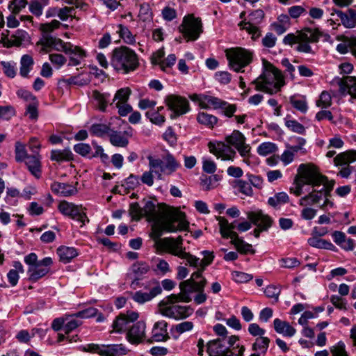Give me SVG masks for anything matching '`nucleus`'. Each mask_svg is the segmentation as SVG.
I'll return each instance as SVG.
<instances>
[{"instance_id":"32","label":"nucleus","mask_w":356,"mask_h":356,"mask_svg":"<svg viewBox=\"0 0 356 356\" xmlns=\"http://www.w3.org/2000/svg\"><path fill=\"white\" fill-rule=\"evenodd\" d=\"M273 326L276 332L284 337H291L296 334V329L288 322L275 318L273 321Z\"/></svg>"},{"instance_id":"28","label":"nucleus","mask_w":356,"mask_h":356,"mask_svg":"<svg viewBox=\"0 0 356 356\" xmlns=\"http://www.w3.org/2000/svg\"><path fill=\"white\" fill-rule=\"evenodd\" d=\"M180 167V163L176 160L172 154L168 153L163 158L161 171L165 175H170L174 173Z\"/></svg>"},{"instance_id":"47","label":"nucleus","mask_w":356,"mask_h":356,"mask_svg":"<svg viewBox=\"0 0 356 356\" xmlns=\"http://www.w3.org/2000/svg\"><path fill=\"white\" fill-rule=\"evenodd\" d=\"M149 270V264L144 261L136 262L131 267V272L137 277L147 274Z\"/></svg>"},{"instance_id":"57","label":"nucleus","mask_w":356,"mask_h":356,"mask_svg":"<svg viewBox=\"0 0 356 356\" xmlns=\"http://www.w3.org/2000/svg\"><path fill=\"white\" fill-rule=\"evenodd\" d=\"M145 115L152 123L158 126H162L165 122V117L159 111H147Z\"/></svg>"},{"instance_id":"50","label":"nucleus","mask_w":356,"mask_h":356,"mask_svg":"<svg viewBox=\"0 0 356 356\" xmlns=\"http://www.w3.org/2000/svg\"><path fill=\"white\" fill-rule=\"evenodd\" d=\"M285 126L291 131L299 134H305V127L295 120H292L289 116H286L284 118Z\"/></svg>"},{"instance_id":"23","label":"nucleus","mask_w":356,"mask_h":356,"mask_svg":"<svg viewBox=\"0 0 356 356\" xmlns=\"http://www.w3.org/2000/svg\"><path fill=\"white\" fill-rule=\"evenodd\" d=\"M339 92L343 95H349L351 102L356 100V77L347 76L339 83Z\"/></svg>"},{"instance_id":"59","label":"nucleus","mask_w":356,"mask_h":356,"mask_svg":"<svg viewBox=\"0 0 356 356\" xmlns=\"http://www.w3.org/2000/svg\"><path fill=\"white\" fill-rule=\"evenodd\" d=\"M110 131V128L108 125L103 124H96L91 126L90 131L91 134L97 136H104L108 134Z\"/></svg>"},{"instance_id":"10","label":"nucleus","mask_w":356,"mask_h":356,"mask_svg":"<svg viewBox=\"0 0 356 356\" xmlns=\"http://www.w3.org/2000/svg\"><path fill=\"white\" fill-rule=\"evenodd\" d=\"M179 30L187 42L195 41L203 31L202 21L193 15H188L183 18Z\"/></svg>"},{"instance_id":"51","label":"nucleus","mask_w":356,"mask_h":356,"mask_svg":"<svg viewBox=\"0 0 356 356\" xmlns=\"http://www.w3.org/2000/svg\"><path fill=\"white\" fill-rule=\"evenodd\" d=\"M61 23L59 21L54 19L49 23L40 24L39 30L42 33V36L50 35L51 33L54 30L59 29Z\"/></svg>"},{"instance_id":"13","label":"nucleus","mask_w":356,"mask_h":356,"mask_svg":"<svg viewBox=\"0 0 356 356\" xmlns=\"http://www.w3.org/2000/svg\"><path fill=\"white\" fill-rule=\"evenodd\" d=\"M209 152L217 159L224 161H234L236 157V151L226 142L213 141L208 143Z\"/></svg>"},{"instance_id":"64","label":"nucleus","mask_w":356,"mask_h":356,"mask_svg":"<svg viewBox=\"0 0 356 356\" xmlns=\"http://www.w3.org/2000/svg\"><path fill=\"white\" fill-rule=\"evenodd\" d=\"M332 356H348L345 343L340 341L331 348Z\"/></svg>"},{"instance_id":"11","label":"nucleus","mask_w":356,"mask_h":356,"mask_svg":"<svg viewBox=\"0 0 356 356\" xmlns=\"http://www.w3.org/2000/svg\"><path fill=\"white\" fill-rule=\"evenodd\" d=\"M164 103L171 112L170 118L172 120L186 114L191 110L188 100L179 95L169 94L166 95L164 98Z\"/></svg>"},{"instance_id":"2","label":"nucleus","mask_w":356,"mask_h":356,"mask_svg":"<svg viewBox=\"0 0 356 356\" xmlns=\"http://www.w3.org/2000/svg\"><path fill=\"white\" fill-rule=\"evenodd\" d=\"M189 227L186 214L179 211L174 210L168 214V217L163 221L152 226L150 236L154 241V245L157 250L163 251L186 261V264L193 268L200 266L201 259L190 252L186 251L183 245V238L179 236L176 238H160L163 231L167 232H177L186 231Z\"/></svg>"},{"instance_id":"4","label":"nucleus","mask_w":356,"mask_h":356,"mask_svg":"<svg viewBox=\"0 0 356 356\" xmlns=\"http://www.w3.org/2000/svg\"><path fill=\"white\" fill-rule=\"evenodd\" d=\"M257 90L268 94L279 92L284 85L282 72L267 60L262 59V73L253 82Z\"/></svg>"},{"instance_id":"25","label":"nucleus","mask_w":356,"mask_h":356,"mask_svg":"<svg viewBox=\"0 0 356 356\" xmlns=\"http://www.w3.org/2000/svg\"><path fill=\"white\" fill-rule=\"evenodd\" d=\"M216 218L218 222L220 233L222 237L230 238L232 241L234 238V234H238L233 231L235 227L234 223H229L225 218L222 216H216Z\"/></svg>"},{"instance_id":"61","label":"nucleus","mask_w":356,"mask_h":356,"mask_svg":"<svg viewBox=\"0 0 356 356\" xmlns=\"http://www.w3.org/2000/svg\"><path fill=\"white\" fill-rule=\"evenodd\" d=\"M280 266L285 268H294L300 265V262L295 257L282 258L279 260Z\"/></svg>"},{"instance_id":"14","label":"nucleus","mask_w":356,"mask_h":356,"mask_svg":"<svg viewBox=\"0 0 356 356\" xmlns=\"http://www.w3.org/2000/svg\"><path fill=\"white\" fill-rule=\"evenodd\" d=\"M233 349L226 346L225 338H219L209 341L207 343V351L209 356H236Z\"/></svg>"},{"instance_id":"63","label":"nucleus","mask_w":356,"mask_h":356,"mask_svg":"<svg viewBox=\"0 0 356 356\" xmlns=\"http://www.w3.org/2000/svg\"><path fill=\"white\" fill-rule=\"evenodd\" d=\"M28 2L26 0H13L9 4V9L14 15L18 14L20 10L25 8Z\"/></svg>"},{"instance_id":"29","label":"nucleus","mask_w":356,"mask_h":356,"mask_svg":"<svg viewBox=\"0 0 356 356\" xmlns=\"http://www.w3.org/2000/svg\"><path fill=\"white\" fill-rule=\"evenodd\" d=\"M67 54H69V65L76 66L81 63L86 56V52L85 50L81 49L79 46L72 45L69 49V51H67Z\"/></svg>"},{"instance_id":"15","label":"nucleus","mask_w":356,"mask_h":356,"mask_svg":"<svg viewBox=\"0 0 356 356\" xmlns=\"http://www.w3.org/2000/svg\"><path fill=\"white\" fill-rule=\"evenodd\" d=\"M138 317V313L134 311L121 313L113 322V332L122 333L126 332L129 323L136 321Z\"/></svg>"},{"instance_id":"35","label":"nucleus","mask_w":356,"mask_h":356,"mask_svg":"<svg viewBox=\"0 0 356 356\" xmlns=\"http://www.w3.org/2000/svg\"><path fill=\"white\" fill-rule=\"evenodd\" d=\"M57 254L61 262L66 264L70 262L72 259L78 254L76 250L74 248L61 246L58 248Z\"/></svg>"},{"instance_id":"54","label":"nucleus","mask_w":356,"mask_h":356,"mask_svg":"<svg viewBox=\"0 0 356 356\" xmlns=\"http://www.w3.org/2000/svg\"><path fill=\"white\" fill-rule=\"evenodd\" d=\"M51 159L56 161H70L72 159V154L69 149L53 150Z\"/></svg>"},{"instance_id":"5","label":"nucleus","mask_w":356,"mask_h":356,"mask_svg":"<svg viewBox=\"0 0 356 356\" xmlns=\"http://www.w3.org/2000/svg\"><path fill=\"white\" fill-rule=\"evenodd\" d=\"M190 300L188 296L182 292L179 295L169 296L159 304V312L165 317L175 320L186 318L193 313V309L189 306L181 305L179 302H188Z\"/></svg>"},{"instance_id":"46","label":"nucleus","mask_w":356,"mask_h":356,"mask_svg":"<svg viewBox=\"0 0 356 356\" xmlns=\"http://www.w3.org/2000/svg\"><path fill=\"white\" fill-rule=\"evenodd\" d=\"M117 33L120 37L127 44H134L136 41L134 35L129 29L123 24L120 23L118 25Z\"/></svg>"},{"instance_id":"33","label":"nucleus","mask_w":356,"mask_h":356,"mask_svg":"<svg viewBox=\"0 0 356 356\" xmlns=\"http://www.w3.org/2000/svg\"><path fill=\"white\" fill-rule=\"evenodd\" d=\"M51 188L54 193L63 196H70L77 193V189L74 186L65 183L54 182Z\"/></svg>"},{"instance_id":"45","label":"nucleus","mask_w":356,"mask_h":356,"mask_svg":"<svg viewBox=\"0 0 356 356\" xmlns=\"http://www.w3.org/2000/svg\"><path fill=\"white\" fill-rule=\"evenodd\" d=\"M49 3V0H31L29 3V10L37 17L42 15L43 8Z\"/></svg>"},{"instance_id":"12","label":"nucleus","mask_w":356,"mask_h":356,"mask_svg":"<svg viewBox=\"0 0 356 356\" xmlns=\"http://www.w3.org/2000/svg\"><path fill=\"white\" fill-rule=\"evenodd\" d=\"M225 142L230 147H234L245 161L250 156L251 147L246 143L245 137L239 131H234L230 135L227 136Z\"/></svg>"},{"instance_id":"24","label":"nucleus","mask_w":356,"mask_h":356,"mask_svg":"<svg viewBox=\"0 0 356 356\" xmlns=\"http://www.w3.org/2000/svg\"><path fill=\"white\" fill-rule=\"evenodd\" d=\"M167 327L168 323L163 320L156 322L152 330V340L156 342L167 341L169 339Z\"/></svg>"},{"instance_id":"43","label":"nucleus","mask_w":356,"mask_h":356,"mask_svg":"<svg viewBox=\"0 0 356 356\" xmlns=\"http://www.w3.org/2000/svg\"><path fill=\"white\" fill-rule=\"evenodd\" d=\"M54 37L51 35L42 36L36 45L40 47V52L46 54L53 49Z\"/></svg>"},{"instance_id":"55","label":"nucleus","mask_w":356,"mask_h":356,"mask_svg":"<svg viewBox=\"0 0 356 356\" xmlns=\"http://www.w3.org/2000/svg\"><path fill=\"white\" fill-rule=\"evenodd\" d=\"M33 64V60L32 57L29 55H24L21 58L20 74L22 76H26Z\"/></svg>"},{"instance_id":"37","label":"nucleus","mask_w":356,"mask_h":356,"mask_svg":"<svg viewBox=\"0 0 356 356\" xmlns=\"http://www.w3.org/2000/svg\"><path fill=\"white\" fill-rule=\"evenodd\" d=\"M223 105H225L224 101L220 99L211 95H204L202 100L201 108L205 109H218Z\"/></svg>"},{"instance_id":"6","label":"nucleus","mask_w":356,"mask_h":356,"mask_svg":"<svg viewBox=\"0 0 356 356\" xmlns=\"http://www.w3.org/2000/svg\"><path fill=\"white\" fill-rule=\"evenodd\" d=\"M320 35L318 31L304 29L296 33H289L283 39L284 44L293 46L297 44L296 50L305 54H314L310 43L318 41Z\"/></svg>"},{"instance_id":"9","label":"nucleus","mask_w":356,"mask_h":356,"mask_svg":"<svg viewBox=\"0 0 356 356\" xmlns=\"http://www.w3.org/2000/svg\"><path fill=\"white\" fill-rule=\"evenodd\" d=\"M242 19L238 24L241 30H245L253 40H257L261 34L259 25L261 23L264 13L261 10H255L245 17V12L241 13L239 15Z\"/></svg>"},{"instance_id":"20","label":"nucleus","mask_w":356,"mask_h":356,"mask_svg":"<svg viewBox=\"0 0 356 356\" xmlns=\"http://www.w3.org/2000/svg\"><path fill=\"white\" fill-rule=\"evenodd\" d=\"M247 217L252 223L257 225L261 230H266L272 225L273 220L271 218L261 210L249 211L247 213Z\"/></svg>"},{"instance_id":"1","label":"nucleus","mask_w":356,"mask_h":356,"mask_svg":"<svg viewBox=\"0 0 356 356\" xmlns=\"http://www.w3.org/2000/svg\"><path fill=\"white\" fill-rule=\"evenodd\" d=\"M306 186H309L311 191L299 200L298 204L300 206L318 204L323 201L321 205V209H327L334 207V203L329 199L334 182L328 180L327 177L321 173L318 168L311 163H302L298 166L290 193L299 197L306 191Z\"/></svg>"},{"instance_id":"39","label":"nucleus","mask_w":356,"mask_h":356,"mask_svg":"<svg viewBox=\"0 0 356 356\" xmlns=\"http://www.w3.org/2000/svg\"><path fill=\"white\" fill-rule=\"evenodd\" d=\"M308 244L314 248L325 250H334L335 246L329 241L312 236L307 240Z\"/></svg>"},{"instance_id":"49","label":"nucleus","mask_w":356,"mask_h":356,"mask_svg":"<svg viewBox=\"0 0 356 356\" xmlns=\"http://www.w3.org/2000/svg\"><path fill=\"white\" fill-rule=\"evenodd\" d=\"M289 200V195L285 192H280L269 197L268 203L273 207H277L288 202Z\"/></svg>"},{"instance_id":"27","label":"nucleus","mask_w":356,"mask_h":356,"mask_svg":"<svg viewBox=\"0 0 356 356\" xmlns=\"http://www.w3.org/2000/svg\"><path fill=\"white\" fill-rule=\"evenodd\" d=\"M26 33L22 30H18L15 34L11 35L10 38L4 33H2L1 42L7 47L12 46H19L26 38Z\"/></svg>"},{"instance_id":"26","label":"nucleus","mask_w":356,"mask_h":356,"mask_svg":"<svg viewBox=\"0 0 356 356\" xmlns=\"http://www.w3.org/2000/svg\"><path fill=\"white\" fill-rule=\"evenodd\" d=\"M338 17L340 19L341 24L348 29L353 28L356 26V10L348 9L346 12L341 10H335Z\"/></svg>"},{"instance_id":"38","label":"nucleus","mask_w":356,"mask_h":356,"mask_svg":"<svg viewBox=\"0 0 356 356\" xmlns=\"http://www.w3.org/2000/svg\"><path fill=\"white\" fill-rule=\"evenodd\" d=\"M269 338L264 336L257 337L252 345V349L257 352L256 353L265 355L269 347Z\"/></svg>"},{"instance_id":"8","label":"nucleus","mask_w":356,"mask_h":356,"mask_svg":"<svg viewBox=\"0 0 356 356\" xmlns=\"http://www.w3.org/2000/svg\"><path fill=\"white\" fill-rule=\"evenodd\" d=\"M225 54L230 68L236 72H242L243 69L252 63L254 51L243 47H234L226 49Z\"/></svg>"},{"instance_id":"53","label":"nucleus","mask_w":356,"mask_h":356,"mask_svg":"<svg viewBox=\"0 0 356 356\" xmlns=\"http://www.w3.org/2000/svg\"><path fill=\"white\" fill-rule=\"evenodd\" d=\"M332 94L327 90H324L319 95V98L318 100H316V104L318 107L327 108L332 105Z\"/></svg>"},{"instance_id":"60","label":"nucleus","mask_w":356,"mask_h":356,"mask_svg":"<svg viewBox=\"0 0 356 356\" xmlns=\"http://www.w3.org/2000/svg\"><path fill=\"white\" fill-rule=\"evenodd\" d=\"M330 302L337 308L340 310H347V302L341 296L338 295H332L330 296Z\"/></svg>"},{"instance_id":"16","label":"nucleus","mask_w":356,"mask_h":356,"mask_svg":"<svg viewBox=\"0 0 356 356\" xmlns=\"http://www.w3.org/2000/svg\"><path fill=\"white\" fill-rule=\"evenodd\" d=\"M59 211L65 216L76 219L81 222L88 221L87 216L82 211L81 207L75 205L73 203L67 201H61L58 205Z\"/></svg>"},{"instance_id":"41","label":"nucleus","mask_w":356,"mask_h":356,"mask_svg":"<svg viewBox=\"0 0 356 356\" xmlns=\"http://www.w3.org/2000/svg\"><path fill=\"white\" fill-rule=\"evenodd\" d=\"M197 122L208 128H213L218 122V118L207 113L200 112L197 116Z\"/></svg>"},{"instance_id":"17","label":"nucleus","mask_w":356,"mask_h":356,"mask_svg":"<svg viewBox=\"0 0 356 356\" xmlns=\"http://www.w3.org/2000/svg\"><path fill=\"white\" fill-rule=\"evenodd\" d=\"M51 264V259L50 257H46L40 261L38 264L29 266L28 270L29 280L31 281H36L44 277L47 273H48L49 270V267Z\"/></svg>"},{"instance_id":"40","label":"nucleus","mask_w":356,"mask_h":356,"mask_svg":"<svg viewBox=\"0 0 356 356\" xmlns=\"http://www.w3.org/2000/svg\"><path fill=\"white\" fill-rule=\"evenodd\" d=\"M193 326V323L191 321H184L175 325L171 328L173 338L178 339L183 333L192 330Z\"/></svg>"},{"instance_id":"18","label":"nucleus","mask_w":356,"mask_h":356,"mask_svg":"<svg viewBox=\"0 0 356 356\" xmlns=\"http://www.w3.org/2000/svg\"><path fill=\"white\" fill-rule=\"evenodd\" d=\"M162 292V288L159 282H156L151 287L149 292L138 291L131 294V298L138 304L143 305L147 302L151 301Z\"/></svg>"},{"instance_id":"3","label":"nucleus","mask_w":356,"mask_h":356,"mask_svg":"<svg viewBox=\"0 0 356 356\" xmlns=\"http://www.w3.org/2000/svg\"><path fill=\"white\" fill-rule=\"evenodd\" d=\"M203 256L200 262V266L195 268L196 270L193 272L191 277L181 282L179 288L183 294H187L193 292L198 293L194 297V301L200 305L207 300V295L204 293V289L207 284V280L203 277V272L207 267L211 265L215 258L214 252L209 250H203L200 252Z\"/></svg>"},{"instance_id":"44","label":"nucleus","mask_w":356,"mask_h":356,"mask_svg":"<svg viewBox=\"0 0 356 356\" xmlns=\"http://www.w3.org/2000/svg\"><path fill=\"white\" fill-rule=\"evenodd\" d=\"M290 103L294 108L302 113H305L308 110L307 102L305 97L292 96L290 98Z\"/></svg>"},{"instance_id":"7","label":"nucleus","mask_w":356,"mask_h":356,"mask_svg":"<svg viewBox=\"0 0 356 356\" xmlns=\"http://www.w3.org/2000/svg\"><path fill=\"white\" fill-rule=\"evenodd\" d=\"M138 65L136 53L127 47L116 48L113 51V67L118 72L127 74Z\"/></svg>"},{"instance_id":"62","label":"nucleus","mask_w":356,"mask_h":356,"mask_svg":"<svg viewBox=\"0 0 356 356\" xmlns=\"http://www.w3.org/2000/svg\"><path fill=\"white\" fill-rule=\"evenodd\" d=\"M202 170L204 172L213 174L217 170L216 163L211 159L209 158H202Z\"/></svg>"},{"instance_id":"58","label":"nucleus","mask_w":356,"mask_h":356,"mask_svg":"<svg viewBox=\"0 0 356 356\" xmlns=\"http://www.w3.org/2000/svg\"><path fill=\"white\" fill-rule=\"evenodd\" d=\"M232 280L237 283H246L252 280L253 276L251 274H248L241 271H234L232 273Z\"/></svg>"},{"instance_id":"22","label":"nucleus","mask_w":356,"mask_h":356,"mask_svg":"<svg viewBox=\"0 0 356 356\" xmlns=\"http://www.w3.org/2000/svg\"><path fill=\"white\" fill-rule=\"evenodd\" d=\"M143 216L146 217L148 221L153 222L152 227L156 223L163 221L168 217V215L164 218H161L159 209L156 208V205L152 201L145 202L143 207Z\"/></svg>"},{"instance_id":"56","label":"nucleus","mask_w":356,"mask_h":356,"mask_svg":"<svg viewBox=\"0 0 356 356\" xmlns=\"http://www.w3.org/2000/svg\"><path fill=\"white\" fill-rule=\"evenodd\" d=\"M74 318H76L74 314L65 317L64 330L65 333H69L82 323L80 320H77Z\"/></svg>"},{"instance_id":"30","label":"nucleus","mask_w":356,"mask_h":356,"mask_svg":"<svg viewBox=\"0 0 356 356\" xmlns=\"http://www.w3.org/2000/svg\"><path fill=\"white\" fill-rule=\"evenodd\" d=\"M291 26L290 17L286 14H281L277 17V20L271 24L272 29L278 35L286 32Z\"/></svg>"},{"instance_id":"36","label":"nucleus","mask_w":356,"mask_h":356,"mask_svg":"<svg viewBox=\"0 0 356 356\" xmlns=\"http://www.w3.org/2000/svg\"><path fill=\"white\" fill-rule=\"evenodd\" d=\"M354 161H356V150L340 153L334 159V163L336 165H347Z\"/></svg>"},{"instance_id":"42","label":"nucleus","mask_w":356,"mask_h":356,"mask_svg":"<svg viewBox=\"0 0 356 356\" xmlns=\"http://www.w3.org/2000/svg\"><path fill=\"white\" fill-rule=\"evenodd\" d=\"M231 243L241 253H254L252 245L245 243L238 234H234V238L231 241Z\"/></svg>"},{"instance_id":"52","label":"nucleus","mask_w":356,"mask_h":356,"mask_svg":"<svg viewBox=\"0 0 356 356\" xmlns=\"http://www.w3.org/2000/svg\"><path fill=\"white\" fill-rule=\"evenodd\" d=\"M138 17L143 22L151 21L152 19L153 14L148 3L144 2L140 4Z\"/></svg>"},{"instance_id":"21","label":"nucleus","mask_w":356,"mask_h":356,"mask_svg":"<svg viewBox=\"0 0 356 356\" xmlns=\"http://www.w3.org/2000/svg\"><path fill=\"white\" fill-rule=\"evenodd\" d=\"M122 130L113 131V145L118 147H125L129 143V138L132 135V128L124 122L122 121Z\"/></svg>"},{"instance_id":"19","label":"nucleus","mask_w":356,"mask_h":356,"mask_svg":"<svg viewBox=\"0 0 356 356\" xmlns=\"http://www.w3.org/2000/svg\"><path fill=\"white\" fill-rule=\"evenodd\" d=\"M146 324L144 321L135 323L127 332V339L132 344L142 343L145 339Z\"/></svg>"},{"instance_id":"34","label":"nucleus","mask_w":356,"mask_h":356,"mask_svg":"<svg viewBox=\"0 0 356 356\" xmlns=\"http://www.w3.org/2000/svg\"><path fill=\"white\" fill-rule=\"evenodd\" d=\"M25 163L31 174L36 178H40L41 170L39 155L27 156Z\"/></svg>"},{"instance_id":"48","label":"nucleus","mask_w":356,"mask_h":356,"mask_svg":"<svg viewBox=\"0 0 356 356\" xmlns=\"http://www.w3.org/2000/svg\"><path fill=\"white\" fill-rule=\"evenodd\" d=\"M277 150V146L271 142H264L257 148L258 154L262 156H266L268 154L275 153Z\"/></svg>"},{"instance_id":"31","label":"nucleus","mask_w":356,"mask_h":356,"mask_svg":"<svg viewBox=\"0 0 356 356\" xmlns=\"http://www.w3.org/2000/svg\"><path fill=\"white\" fill-rule=\"evenodd\" d=\"M337 40L342 41L337 46V51L341 54H345L349 50L353 53V49L356 48V38H348L346 36L339 35L337 38Z\"/></svg>"}]
</instances>
